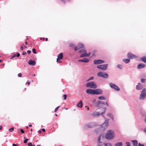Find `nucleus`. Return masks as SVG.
<instances>
[{
    "label": "nucleus",
    "mask_w": 146,
    "mask_h": 146,
    "mask_svg": "<svg viewBox=\"0 0 146 146\" xmlns=\"http://www.w3.org/2000/svg\"><path fill=\"white\" fill-rule=\"evenodd\" d=\"M106 108H104L101 109V112L97 111H94L92 113V115L93 116L95 117H98L101 115H102L103 116V114H104L106 112Z\"/></svg>",
    "instance_id": "f257e3e1"
},
{
    "label": "nucleus",
    "mask_w": 146,
    "mask_h": 146,
    "mask_svg": "<svg viewBox=\"0 0 146 146\" xmlns=\"http://www.w3.org/2000/svg\"><path fill=\"white\" fill-rule=\"evenodd\" d=\"M105 138L109 140L111 139L114 138L115 134L113 131L109 130L108 131L105 135Z\"/></svg>",
    "instance_id": "f03ea898"
},
{
    "label": "nucleus",
    "mask_w": 146,
    "mask_h": 146,
    "mask_svg": "<svg viewBox=\"0 0 146 146\" xmlns=\"http://www.w3.org/2000/svg\"><path fill=\"white\" fill-rule=\"evenodd\" d=\"M103 117L105 119L104 122L101 125V127L102 129H105L106 128L108 127L109 125V119L105 117L104 115H103Z\"/></svg>",
    "instance_id": "7ed1b4c3"
},
{
    "label": "nucleus",
    "mask_w": 146,
    "mask_h": 146,
    "mask_svg": "<svg viewBox=\"0 0 146 146\" xmlns=\"http://www.w3.org/2000/svg\"><path fill=\"white\" fill-rule=\"evenodd\" d=\"M86 86L87 87L92 88H96L97 86L95 82H90L86 84Z\"/></svg>",
    "instance_id": "20e7f679"
},
{
    "label": "nucleus",
    "mask_w": 146,
    "mask_h": 146,
    "mask_svg": "<svg viewBox=\"0 0 146 146\" xmlns=\"http://www.w3.org/2000/svg\"><path fill=\"white\" fill-rule=\"evenodd\" d=\"M97 75L98 76L102 77L104 78H107L109 76L107 73L101 71L98 72Z\"/></svg>",
    "instance_id": "39448f33"
},
{
    "label": "nucleus",
    "mask_w": 146,
    "mask_h": 146,
    "mask_svg": "<svg viewBox=\"0 0 146 146\" xmlns=\"http://www.w3.org/2000/svg\"><path fill=\"white\" fill-rule=\"evenodd\" d=\"M108 67L107 64L98 65L97 66V68L100 70L105 71L107 70Z\"/></svg>",
    "instance_id": "423d86ee"
},
{
    "label": "nucleus",
    "mask_w": 146,
    "mask_h": 146,
    "mask_svg": "<svg viewBox=\"0 0 146 146\" xmlns=\"http://www.w3.org/2000/svg\"><path fill=\"white\" fill-rule=\"evenodd\" d=\"M109 85L111 88L116 91H119L120 90L119 87L114 84L110 82L109 83Z\"/></svg>",
    "instance_id": "0eeeda50"
},
{
    "label": "nucleus",
    "mask_w": 146,
    "mask_h": 146,
    "mask_svg": "<svg viewBox=\"0 0 146 146\" xmlns=\"http://www.w3.org/2000/svg\"><path fill=\"white\" fill-rule=\"evenodd\" d=\"M105 61L100 59L94 60V64H99L104 63Z\"/></svg>",
    "instance_id": "6e6552de"
},
{
    "label": "nucleus",
    "mask_w": 146,
    "mask_h": 146,
    "mask_svg": "<svg viewBox=\"0 0 146 146\" xmlns=\"http://www.w3.org/2000/svg\"><path fill=\"white\" fill-rule=\"evenodd\" d=\"M96 126L95 123L92 122L86 125L85 127L86 128H91Z\"/></svg>",
    "instance_id": "1a4fd4ad"
},
{
    "label": "nucleus",
    "mask_w": 146,
    "mask_h": 146,
    "mask_svg": "<svg viewBox=\"0 0 146 146\" xmlns=\"http://www.w3.org/2000/svg\"><path fill=\"white\" fill-rule=\"evenodd\" d=\"M58 58H57L56 61L60 63L61 62L60 60L62 59L63 58V54L62 53H60L58 56Z\"/></svg>",
    "instance_id": "9d476101"
},
{
    "label": "nucleus",
    "mask_w": 146,
    "mask_h": 146,
    "mask_svg": "<svg viewBox=\"0 0 146 146\" xmlns=\"http://www.w3.org/2000/svg\"><path fill=\"white\" fill-rule=\"evenodd\" d=\"M127 56L128 58L131 59L137 57V56L136 55L130 52L128 53Z\"/></svg>",
    "instance_id": "9b49d317"
},
{
    "label": "nucleus",
    "mask_w": 146,
    "mask_h": 146,
    "mask_svg": "<svg viewBox=\"0 0 146 146\" xmlns=\"http://www.w3.org/2000/svg\"><path fill=\"white\" fill-rule=\"evenodd\" d=\"M87 93L90 95H94V90H92L91 89H88L86 90Z\"/></svg>",
    "instance_id": "f8f14e48"
},
{
    "label": "nucleus",
    "mask_w": 146,
    "mask_h": 146,
    "mask_svg": "<svg viewBox=\"0 0 146 146\" xmlns=\"http://www.w3.org/2000/svg\"><path fill=\"white\" fill-rule=\"evenodd\" d=\"M103 93V91L100 89L94 90V94H100Z\"/></svg>",
    "instance_id": "ddd939ff"
},
{
    "label": "nucleus",
    "mask_w": 146,
    "mask_h": 146,
    "mask_svg": "<svg viewBox=\"0 0 146 146\" xmlns=\"http://www.w3.org/2000/svg\"><path fill=\"white\" fill-rule=\"evenodd\" d=\"M143 88V85L140 83H138L136 86V89L137 90H141Z\"/></svg>",
    "instance_id": "4468645a"
},
{
    "label": "nucleus",
    "mask_w": 146,
    "mask_h": 146,
    "mask_svg": "<svg viewBox=\"0 0 146 146\" xmlns=\"http://www.w3.org/2000/svg\"><path fill=\"white\" fill-rule=\"evenodd\" d=\"M90 53L89 52L88 53H87L86 52H85L82 53L80 55V57H88L90 56Z\"/></svg>",
    "instance_id": "2eb2a0df"
},
{
    "label": "nucleus",
    "mask_w": 146,
    "mask_h": 146,
    "mask_svg": "<svg viewBox=\"0 0 146 146\" xmlns=\"http://www.w3.org/2000/svg\"><path fill=\"white\" fill-rule=\"evenodd\" d=\"M84 47V44H83L80 43L75 48V50H77L79 49Z\"/></svg>",
    "instance_id": "dca6fc26"
},
{
    "label": "nucleus",
    "mask_w": 146,
    "mask_h": 146,
    "mask_svg": "<svg viewBox=\"0 0 146 146\" xmlns=\"http://www.w3.org/2000/svg\"><path fill=\"white\" fill-rule=\"evenodd\" d=\"M103 104H106L107 106H108V105L107 104V102H104L102 101H98L97 102V106H99L100 105Z\"/></svg>",
    "instance_id": "f3484780"
},
{
    "label": "nucleus",
    "mask_w": 146,
    "mask_h": 146,
    "mask_svg": "<svg viewBox=\"0 0 146 146\" xmlns=\"http://www.w3.org/2000/svg\"><path fill=\"white\" fill-rule=\"evenodd\" d=\"M28 64L30 65H32L33 66H34L36 64V62L33 61L32 60H30L28 62Z\"/></svg>",
    "instance_id": "a211bd4d"
},
{
    "label": "nucleus",
    "mask_w": 146,
    "mask_h": 146,
    "mask_svg": "<svg viewBox=\"0 0 146 146\" xmlns=\"http://www.w3.org/2000/svg\"><path fill=\"white\" fill-rule=\"evenodd\" d=\"M145 66V65L144 64H140L137 65V68L139 69H141L143 68Z\"/></svg>",
    "instance_id": "6ab92c4d"
},
{
    "label": "nucleus",
    "mask_w": 146,
    "mask_h": 146,
    "mask_svg": "<svg viewBox=\"0 0 146 146\" xmlns=\"http://www.w3.org/2000/svg\"><path fill=\"white\" fill-rule=\"evenodd\" d=\"M77 106L78 107L81 108L82 106V100L80 101L77 104Z\"/></svg>",
    "instance_id": "aec40b11"
},
{
    "label": "nucleus",
    "mask_w": 146,
    "mask_h": 146,
    "mask_svg": "<svg viewBox=\"0 0 146 146\" xmlns=\"http://www.w3.org/2000/svg\"><path fill=\"white\" fill-rule=\"evenodd\" d=\"M146 96V95L143 94L141 93L139 98L141 100H143L145 98V97Z\"/></svg>",
    "instance_id": "412c9836"
},
{
    "label": "nucleus",
    "mask_w": 146,
    "mask_h": 146,
    "mask_svg": "<svg viewBox=\"0 0 146 146\" xmlns=\"http://www.w3.org/2000/svg\"><path fill=\"white\" fill-rule=\"evenodd\" d=\"M133 143V146H137V141L136 140H134L131 141Z\"/></svg>",
    "instance_id": "4be33fe9"
},
{
    "label": "nucleus",
    "mask_w": 146,
    "mask_h": 146,
    "mask_svg": "<svg viewBox=\"0 0 146 146\" xmlns=\"http://www.w3.org/2000/svg\"><path fill=\"white\" fill-rule=\"evenodd\" d=\"M107 115L111 119L113 120V117L112 114L110 113H108L107 114Z\"/></svg>",
    "instance_id": "5701e85b"
},
{
    "label": "nucleus",
    "mask_w": 146,
    "mask_h": 146,
    "mask_svg": "<svg viewBox=\"0 0 146 146\" xmlns=\"http://www.w3.org/2000/svg\"><path fill=\"white\" fill-rule=\"evenodd\" d=\"M130 61V60L129 59H124L123 60V61L125 63L127 64Z\"/></svg>",
    "instance_id": "b1692460"
},
{
    "label": "nucleus",
    "mask_w": 146,
    "mask_h": 146,
    "mask_svg": "<svg viewBox=\"0 0 146 146\" xmlns=\"http://www.w3.org/2000/svg\"><path fill=\"white\" fill-rule=\"evenodd\" d=\"M83 59L84 60V62L88 63L90 61V59L87 58H84Z\"/></svg>",
    "instance_id": "393cba45"
},
{
    "label": "nucleus",
    "mask_w": 146,
    "mask_h": 146,
    "mask_svg": "<svg viewBox=\"0 0 146 146\" xmlns=\"http://www.w3.org/2000/svg\"><path fill=\"white\" fill-rule=\"evenodd\" d=\"M141 60L143 62L146 63V56H144L141 58Z\"/></svg>",
    "instance_id": "a878e982"
},
{
    "label": "nucleus",
    "mask_w": 146,
    "mask_h": 146,
    "mask_svg": "<svg viewBox=\"0 0 146 146\" xmlns=\"http://www.w3.org/2000/svg\"><path fill=\"white\" fill-rule=\"evenodd\" d=\"M122 143L121 142H118L115 145V146H122Z\"/></svg>",
    "instance_id": "bb28decb"
},
{
    "label": "nucleus",
    "mask_w": 146,
    "mask_h": 146,
    "mask_svg": "<svg viewBox=\"0 0 146 146\" xmlns=\"http://www.w3.org/2000/svg\"><path fill=\"white\" fill-rule=\"evenodd\" d=\"M141 93L143 94H144L146 95V89L144 88L143 90L142 91Z\"/></svg>",
    "instance_id": "cd10ccee"
},
{
    "label": "nucleus",
    "mask_w": 146,
    "mask_h": 146,
    "mask_svg": "<svg viewBox=\"0 0 146 146\" xmlns=\"http://www.w3.org/2000/svg\"><path fill=\"white\" fill-rule=\"evenodd\" d=\"M98 99L100 100H104L106 98L104 96H100L98 97Z\"/></svg>",
    "instance_id": "c85d7f7f"
},
{
    "label": "nucleus",
    "mask_w": 146,
    "mask_h": 146,
    "mask_svg": "<svg viewBox=\"0 0 146 146\" xmlns=\"http://www.w3.org/2000/svg\"><path fill=\"white\" fill-rule=\"evenodd\" d=\"M79 52L80 53H84L85 52H86V51L84 49H82L79 51Z\"/></svg>",
    "instance_id": "c756f323"
},
{
    "label": "nucleus",
    "mask_w": 146,
    "mask_h": 146,
    "mask_svg": "<svg viewBox=\"0 0 146 146\" xmlns=\"http://www.w3.org/2000/svg\"><path fill=\"white\" fill-rule=\"evenodd\" d=\"M102 136V135H100V136L98 137V143H101V142H100V140H101V137Z\"/></svg>",
    "instance_id": "7c9ffc66"
},
{
    "label": "nucleus",
    "mask_w": 146,
    "mask_h": 146,
    "mask_svg": "<svg viewBox=\"0 0 146 146\" xmlns=\"http://www.w3.org/2000/svg\"><path fill=\"white\" fill-rule=\"evenodd\" d=\"M117 67L120 69H122V66L121 64L117 65Z\"/></svg>",
    "instance_id": "2f4dec72"
},
{
    "label": "nucleus",
    "mask_w": 146,
    "mask_h": 146,
    "mask_svg": "<svg viewBox=\"0 0 146 146\" xmlns=\"http://www.w3.org/2000/svg\"><path fill=\"white\" fill-rule=\"evenodd\" d=\"M105 146H112L111 144L110 143H105Z\"/></svg>",
    "instance_id": "473e14b6"
},
{
    "label": "nucleus",
    "mask_w": 146,
    "mask_h": 146,
    "mask_svg": "<svg viewBox=\"0 0 146 146\" xmlns=\"http://www.w3.org/2000/svg\"><path fill=\"white\" fill-rule=\"evenodd\" d=\"M94 77L92 76V77H90V78H88L86 81H88L90 80H92L93 79H94Z\"/></svg>",
    "instance_id": "72a5a7b5"
},
{
    "label": "nucleus",
    "mask_w": 146,
    "mask_h": 146,
    "mask_svg": "<svg viewBox=\"0 0 146 146\" xmlns=\"http://www.w3.org/2000/svg\"><path fill=\"white\" fill-rule=\"evenodd\" d=\"M141 81L142 82V83H144L145 82V81L146 80L145 79H143V78H141Z\"/></svg>",
    "instance_id": "f704fd0d"
},
{
    "label": "nucleus",
    "mask_w": 146,
    "mask_h": 146,
    "mask_svg": "<svg viewBox=\"0 0 146 146\" xmlns=\"http://www.w3.org/2000/svg\"><path fill=\"white\" fill-rule=\"evenodd\" d=\"M14 131V129L13 127H12L11 129H9V131L10 132H12Z\"/></svg>",
    "instance_id": "c9c22d12"
},
{
    "label": "nucleus",
    "mask_w": 146,
    "mask_h": 146,
    "mask_svg": "<svg viewBox=\"0 0 146 146\" xmlns=\"http://www.w3.org/2000/svg\"><path fill=\"white\" fill-rule=\"evenodd\" d=\"M126 146H130V143L128 142H127L125 143Z\"/></svg>",
    "instance_id": "e433bc0d"
},
{
    "label": "nucleus",
    "mask_w": 146,
    "mask_h": 146,
    "mask_svg": "<svg viewBox=\"0 0 146 146\" xmlns=\"http://www.w3.org/2000/svg\"><path fill=\"white\" fill-rule=\"evenodd\" d=\"M32 51L33 53L35 54L36 53V49L35 48H33L32 49Z\"/></svg>",
    "instance_id": "4c0bfd02"
},
{
    "label": "nucleus",
    "mask_w": 146,
    "mask_h": 146,
    "mask_svg": "<svg viewBox=\"0 0 146 146\" xmlns=\"http://www.w3.org/2000/svg\"><path fill=\"white\" fill-rule=\"evenodd\" d=\"M60 107V106H58V107H56L55 109V110H54V112H56V111L57 110H58V108Z\"/></svg>",
    "instance_id": "58836bf2"
},
{
    "label": "nucleus",
    "mask_w": 146,
    "mask_h": 146,
    "mask_svg": "<svg viewBox=\"0 0 146 146\" xmlns=\"http://www.w3.org/2000/svg\"><path fill=\"white\" fill-rule=\"evenodd\" d=\"M29 139H26L25 140H24V143H27V141H28Z\"/></svg>",
    "instance_id": "ea45409f"
},
{
    "label": "nucleus",
    "mask_w": 146,
    "mask_h": 146,
    "mask_svg": "<svg viewBox=\"0 0 146 146\" xmlns=\"http://www.w3.org/2000/svg\"><path fill=\"white\" fill-rule=\"evenodd\" d=\"M78 61L79 62H84V60H83V59H81V60H78Z\"/></svg>",
    "instance_id": "a19ab883"
},
{
    "label": "nucleus",
    "mask_w": 146,
    "mask_h": 146,
    "mask_svg": "<svg viewBox=\"0 0 146 146\" xmlns=\"http://www.w3.org/2000/svg\"><path fill=\"white\" fill-rule=\"evenodd\" d=\"M64 97V100H66V96H66V94H64L63 96Z\"/></svg>",
    "instance_id": "79ce46f5"
},
{
    "label": "nucleus",
    "mask_w": 146,
    "mask_h": 146,
    "mask_svg": "<svg viewBox=\"0 0 146 146\" xmlns=\"http://www.w3.org/2000/svg\"><path fill=\"white\" fill-rule=\"evenodd\" d=\"M28 146H33V145L31 143H28Z\"/></svg>",
    "instance_id": "37998d69"
},
{
    "label": "nucleus",
    "mask_w": 146,
    "mask_h": 146,
    "mask_svg": "<svg viewBox=\"0 0 146 146\" xmlns=\"http://www.w3.org/2000/svg\"><path fill=\"white\" fill-rule=\"evenodd\" d=\"M22 76V74L21 73H19L18 74V76L19 77H21Z\"/></svg>",
    "instance_id": "c03bdc74"
},
{
    "label": "nucleus",
    "mask_w": 146,
    "mask_h": 146,
    "mask_svg": "<svg viewBox=\"0 0 146 146\" xmlns=\"http://www.w3.org/2000/svg\"><path fill=\"white\" fill-rule=\"evenodd\" d=\"M21 133H25V131H24L22 129H21Z\"/></svg>",
    "instance_id": "a18cd8bd"
},
{
    "label": "nucleus",
    "mask_w": 146,
    "mask_h": 146,
    "mask_svg": "<svg viewBox=\"0 0 146 146\" xmlns=\"http://www.w3.org/2000/svg\"><path fill=\"white\" fill-rule=\"evenodd\" d=\"M138 146H144V145L143 144H141L140 143L138 144Z\"/></svg>",
    "instance_id": "49530a36"
},
{
    "label": "nucleus",
    "mask_w": 146,
    "mask_h": 146,
    "mask_svg": "<svg viewBox=\"0 0 146 146\" xmlns=\"http://www.w3.org/2000/svg\"><path fill=\"white\" fill-rule=\"evenodd\" d=\"M13 146H18V145L17 144H13Z\"/></svg>",
    "instance_id": "de8ad7c7"
},
{
    "label": "nucleus",
    "mask_w": 146,
    "mask_h": 146,
    "mask_svg": "<svg viewBox=\"0 0 146 146\" xmlns=\"http://www.w3.org/2000/svg\"><path fill=\"white\" fill-rule=\"evenodd\" d=\"M27 52L28 54H30L31 52V51L30 50H28L27 51Z\"/></svg>",
    "instance_id": "09e8293b"
},
{
    "label": "nucleus",
    "mask_w": 146,
    "mask_h": 146,
    "mask_svg": "<svg viewBox=\"0 0 146 146\" xmlns=\"http://www.w3.org/2000/svg\"><path fill=\"white\" fill-rule=\"evenodd\" d=\"M26 54V52L25 51H24L23 52V55H25Z\"/></svg>",
    "instance_id": "8fccbe9b"
},
{
    "label": "nucleus",
    "mask_w": 146,
    "mask_h": 146,
    "mask_svg": "<svg viewBox=\"0 0 146 146\" xmlns=\"http://www.w3.org/2000/svg\"><path fill=\"white\" fill-rule=\"evenodd\" d=\"M20 56V54L19 53H18L17 54V57H18L19 56Z\"/></svg>",
    "instance_id": "3c124183"
},
{
    "label": "nucleus",
    "mask_w": 146,
    "mask_h": 146,
    "mask_svg": "<svg viewBox=\"0 0 146 146\" xmlns=\"http://www.w3.org/2000/svg\"><path fill=\"white\" fill-rule=\"evenodd\" d=\"M16 56V55H13V56H12L11 58H15Z\"/></svg>",
    "instance_id": "603ef678"
},
{
    "label": "nucleus",
    "mask_w": 146,
    "mask_h": 146,
    "mask_svg": "<svg viewBox=\"0 0 146 146\" xmlns=\"http://www.w3.org/2000/svg\"><path fill=\"white\" fill-rule=\"evenodd\" d=\"M146 133V127L145 128L143 131Z\"/></svg>",
    "instance_id": "864d4df0"
},
{
    "label": "nucleus",
    "mask_w": 146,
    "mask_h": 146,
    "mask_svg": "<svg viewBox=\"0 0 146 146\" xmlns=\"http://www.w3.org/2000/svg\"><path fill=\"white\" fill-rule=\"evenodd\" d=\"M42 131L43 132H44L45 131V129L44 128H43V129H42Z\"/></svg>",
    "instance_id": "5fc2aeb1"
},
{
    "label": "nucleus",
    "mask_w": 146,
    "mask_h": 146,
    "mask_svg": "<svg viewBox=\"0 0 146 146\" xmlns=\"http://www.w3.org/2000/svg\"><path fill=\"white\" fill-rule=\"evenodd\" d=\"M100 143H98V146H102V145L100 144Z\"/></svg>",
    "instance_id": "6e6d98bb"
},
{
    "label": "nucleus",
    "mask_w": 146,
    "mask_h": 146,
    "mask_svg": "<svg viewBox=\"0 0 146 146\" xmlns=\"http://www.w3.org/2000/svg\"><path fill=\"white\" fill-rule=\"evenodd\" d=\"M21 48V50H23V47L21 46V48Z\"/></svg>",
    "instance_id": "4d7b16f0"
},
{
    "label": "nucleus",
    "mask_w": 146,
    "mask_h": 146,
    "mask_svg": "<svg viewBox=\"0 0 146 146\" xmlns=\"http://www.w3.org/2000/svg\"><path fill=\"white\" fill-rule=\"evenodd\" d=\"M38 132L39 133H42V131L41 130H39L38 131Z\"/></svg>",
    "instance_id": "13d9d810"
},
{
    "label": "nucleus",
    "mask_w": 146,
    "mask_h": 146,
    "mask_svg": "<svg viewBox=\"0 0 146 146\" xmlns=\"http://www.w3.org/2000/svg\"><path fill=\"white\" fill-rule=\"evenodd\" d=\"M144 120V121L145 122V123H146V116H145V119Z\"/></svg>",
    "instance_id": "bf43d9fd"
},
{
    "label": "nucleus",
    "mask_w": 146,
    "mask_h": 146,
    "mask_svg": "<svg viewBox=\"0 0 146 146\" xmlns=\"http://www.w3.org/2000/svg\"><path fill=\"white\" fill-rule=\"evenodd\" d=\"M85 107L86 108H87V109L88 110H89V108L87 106H86Z\"/></svg>",
    "instance_id": "052dcab7"
},
{
    "label": "nucleus",
    "mask_w": 146,
    "mask_h": 146,
    "mask_svg": "<svg viewBox=\"0 0 146 146\" xmlns=\"http://www.w3.org/2000/svg\"><path fill=\"white\" fill-rule=\"evenodd\" d=\"M27 82H28V85H29L30 84V82H29V81H28Z\"/></svg>",
    "instance_id": "680f3d73"
},
{
    "label": "nucleus",
    "mask_w": 146,
    "mask_h": 146,
    "mask_svg": "<svg viewBox=\"0 0 146 146\" xmlns=\"http://www.w3.org/2000/svg\"><path fill=\"white\" fill-rule=\"evenodd\" d=\"M29 126L30 127H32V125L31 124H30V125H29Z\"/></svg>",
    "instance_id": "e2e57ef3"
},
{
    "label": "nucleus",
    "mask_w": 146,
    "mask_h": 146,
    "mask_svg": "<svg viewBox=\"0 0 146 146\" xmlns=\"http://www.w3.org/2000/svg\"><path fill=\"white\" fill-rule=\"evenodd\" d=\"M48 40V38H46V41H47Z\"/></svg>",
    "instance_id": "0e129e2a"
},
{
    "label": "nucleus",
    "mask_w": 146,
    "mask_h": 146,
    "mask_svg": "<svg viewBox=\"0 0 146 146\" xmlns=\"http://www.w3.org/2000/svg\"><path fill=\"white\" fill-rule=\"evenodd\" d=\"M25 43L26 44H27V42H25Z\"/></svg>",
    "instance_id": "69168bd1"
},
{
    "label": "nucleus",
    "mask_w": 146,
    "mask_h": 146,
    "mask_svg": "<svg viewBox=\"0 0 146 146\" xmlns=\"http://www.w3.org/2000/svg\"><path fill=\"white\" fill-rule=\"evenodd\" d=\"M72 44H70V46H72Z\"/></svg>",
    "instance_id": "338daca9"
},
{
    "label": "nucleus",
    "mask_w": 146,
    "mask_h": 146,
    "mask_svg": "<svg viewBox=\"0 0 146 146\" xmlns=\"http://www.w3.org/2000/svg\"><path fill=\"white\" fill-rule=\"evenodd\" d=\"M2 129V126H1V127H0V130L1 129Z\"/></svg>",
    "instance_id": "774afa93"
}]
</instances>
